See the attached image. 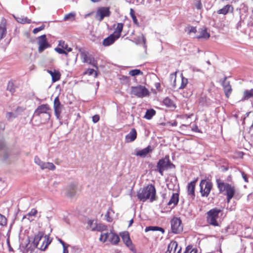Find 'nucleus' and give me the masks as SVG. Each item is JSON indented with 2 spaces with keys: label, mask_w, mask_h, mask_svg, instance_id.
<instances>
[{
  "label": "nucleus",
  "mask_w": 253,
  "mask_h": 253,
  "mask_svg": "<svg viewBox=\"0 0 253 253\" xmlns=\"http://www.w3.org/2000/svg\"><path fill=\"white\" fill-rule=\"evenodd\" d=\"M156 190L155 186L152 184H148L143 188L139 189L137 192V198L143 202L150 200L151 202L155 201Z\"/></svg>",
  "instance_id": "nucleus-1"
},
{
  "label": "nucleus",
  "mask_w": 253,
  "mask_h": 253,
  "mask_svg": "<svg viewBox=\"0 0 253 253\" xmlns=\"http://www.w3.org/2000/svg\"><path fill=\"white\" fill-rule=\"evenodd\" d=\"M215 182L219 193L225 192L227 202L229 203L236 193L235 187L230 184L224 182L219 178H216Z\"/></svg>",
  "instance_id": "nucleus-2"
},
{
  "label": "nucleus",
  "mask_w": 253,
  "mask_h": 253,
  "mask_svg": "<svg viewBox=\"0 0 253 253\" xmlns=\"http://www.w3.org/2000/svg\"><path fill=\"white\" fill-rule=\"evenodd\" d=\"M51 242V240L48 235H44L43 232H39L35 235L33 244L37 248L44 251Z\"/></svg>",
  "instance_id": "nucleus-3"
},
{
  "label": "nucleus",
  "mask_w": 253,
  "mask_h": 253,
  "mask_svg": "<svg viewBox=\"0 0 253 253\" xmlns=\"http://www.w3.org/2000/svg\"><path fill=\"white\" fill-rule=\"evenodd\" d=\"M222 212L221 209L215 208L208 211L206 214V220L207 223L213 226H219V224L217 221L219 217V214Z\"/></svg>",
  "instance_id": "nucleus-4"
},
{
  "label": "nucleus",
  "mask_w": 253,
  "mask_h": 253,
  "mask_svg": "<svg viewBox=\"0 0 253 253\" xmlns=\"http://www.w3.org/2000/svg\"><path fill=\"white\" fill-rule=\"evenodd\" d=\"M174 167L171 163L169 155H166L164 158L160 159L157 164V170L162 176L164 175L165 170L173 168Z\"/></svg>",
  "instance_id": "nucleus-5"
},
{
  "label": "nucleus",
  "mask_w": 253,
  "mask_h": 253,
  "mask_svg": "<svg viewBox=\"0 0 253 253\" xmlns=\"http://www.w3.org/2000/svg\"><path fill=\"white\" fill-rule=\"evenodd\" d=\"M171 79H174L173 87L178 89H183L186 87L188 81V79L184 77L182 74L179 77H176V72L170 74Z\"/></svg>",
  "instance_id": "nucleus-6"
},
{
  "label": "nucleus",
  "mask_w": 253,
  "mask_h": 253,
  "mask_svg": "<svg viewBox=\"0 0 253 253\" xmlns=\"http://www.w3.org/2000/svg\"><path fill=\"white\" fill-rule=\"evenodd\" d=\"M99 240L103 243L108 241L112 244L117 245L120 241V238L114 233L105 232L101 233Z\"/></svg>",
  "instance_id": "nucleus-7"
},
{
  "label": "nucleus",
  "mask_w": 253,
  "mask_h": 253,
  "mask_svg": "<svg viewBox=\"0 0 253 253\" xmlns=\"http://www.w3.org/2000/svg\"><path fill=\"white\" fill-rule=\"evenodd\" d=\"M51 109L48 104H43L38 106L35 110L34 115L35 116L40 117L42 114H45L47 120H49L51 115Z\"/></svg>",
  "instance_id": "nucleus-8"
},
{
  "label": "nucleus",
  "mask_w": 253,
  "mask_h": 253,
  "mask_svg": "<svg viewBox=\"0 0 253 253\" xmlns=\"http://www.w3.org/2000/svg\"><path fill=\"white\" fill-rule=\"evenodd\" d=\"M148 89L144 86L139 85L131 87V94L139 97L143 98L149 95Z\"/></svg>",
  "instance_id": "nucleus-9"
},
{
  "label": "nucleus",
  "mask_w": 253,
  "mask_h": 253,
  "mask_svg": "<svg viewBox=\"0 0 253 253\" xmlns=\"http://www.w3.org/2000/svg\"><path fill=\"white\" fill-rule=\"evenodd\" d=\"M81 57L83 63H86L92 65L93 67L97 68V62L92 57L88 52L85 51L83 48L79 49Z\"/></svg>",
  "instance_id": "nucleus-10"
},
{
  "label": "nucleus",
  "mask_w": 253,
  "mask_h": 253,
  "mask_svg": "<svg viewBox=\"0 0 253 253\" xmlns=\"http://www.w3.org/2000/svg\"><path fill=\"white\" fill-rule=\"evenodd\" d=\"M171 232L173 234H179L183 230V225L179 217H173L170 220Z\"/></svg>",
  "instance_id": "nucleus-11"
},
{
  "label": "nucleus",
  "mask_w": 253,
  "mask_h": 253,
  "mask_svg": "<svg viewBox=\"0 0 253 253\" xmlns=\"http://www.w3.org/2000/svg\"><path fill=\"white\" fill-rule=\"evenodd\" d=\"M200 187L202 196L207 197L212 188V183L210 181L203 179L200 182Z\"/></svg>",
  "instance_id": "nucleus-12"
},
{
  "label": "nucleus",
  "mask_w": 253,
  "mask_h": 253,
  "mask_svg": "<svg viewBox=\"0 0 253 253\" xmlns=\"http://www.w3.org/2000/svg\"><path fill=\"white\" fill-rule=\"evenodd\" d=\"M111 13L109 7H99L97 9L95 17L99 22H101L105 17H109Z\"/></svg>",
  "instance_id": "nucleus-13"
},
{
  "label": "nucleus",
  "mask_w": 253,
  "mask_h": 253,
  "mask_svg": "<svg viewBox=\"0 0 253 253\" xmlns=\"http://www.w3.org/2000/svg\"><path fill=\"white\" fill-rule=\"evenodd\" d=\"M63 105L61 104L58 96L55 98L53 102V109L54 114L56 118L58 120L60 119L61 114Z\"/></svg>",
  "instance_id": "nucleus-14"
},
{
  "label": "nucleus",
  "mask_w": 253,
  "mask_h": 253,
  "mask_svg": "<svg viewBox=\"0 0 253 253\" xmlns=\"http://www.w3.org/2000/svg\"><path fill=\"white\" fill-rule=\"evenodd\" d=\"M38 43L39 44L38 50L40 53L49 46L45 35H42L38 38Z\"/></svg>",
  "instance_id": "nucleus-15"
},
{
  "label": "nucleus",
  "mask_w": 253,
  "mask_h": 253,
  "mask_svg": "<svg viewBox=\"0 0 253 253\" xmlns=\"http://www.w3.org/2000/svg\"><path fill=\"white\" fill-rule=\"evenodd\" d=\"M181 248L178 246L176 241H172L169 244L166 253H180Z\"/></svg>",
  "instance_id": "nucleus-16"
},
{
  "label": "nucleus",
  "mask_w": 253,
  "mask_h": 253,
  "mask_svg": "<svg viewBox=\"0 0 253 253\" xmlns=\"http://www.w3.org/2000/svg\"><path fill=\"white\" fill-rule=\"evenodd\" d=\"M124 26V24L122 23H118L114 24L113 27L114 29V31L112 34L114 35L116 38L119 39L121 36V33L123 30Z\"/></svg>",
  "instance_id": "nucleus-17"
},
{
  "label": "nucleus",
  "mask_w": 253,
  "mask_h": 253,
  "mask_svg": "<svg viewBox=\"0 0 253 253\" xmlns=\"http://www.w3.org/2000/svg\"><path fill=\"white\" fill-rule=\"evenodd\" d=\"M120 236L126 245L131 250L133 248V245L130 239L129 233L127 232H124L121 233Z\"/></svg>",
  "instance_id": "nucleus-18"
},
{
  "label": "nucleus",
  "mask_w": 253,
  "mask_h": 253,
  "mask_svg": "<svg viewBox=\"0 0 253 253\" xmlns=\"http://www.w3.org/2000/svg\"><path fill=\"white\" fill-rule=\"evenodd\" d=\"M118 39V38L113 35L110 34L108 37L105 38L102 41V44L104 46H108L113 44Z\"/></svg>",
  "instance_id": "nucleus-19"
},
{
  "label": "nucleus",
  "mask_w": 253,
  "mask_h": 253,
  "mask_svg": "<svg viewBox=\"0 0 253 253\" xmlns=\"http://www.w3.org/2000/svg\"><path fill=\"white\" fill-rule=\"evenodd\" d=\"M137 137V132L134 128H132L129 133L125 136V140L126 143L134 141Z\"/></svg>",
  "instance_id": "nucleus-20"
},
{
  "label": "nucleus",
  "mask_w": 253,
  "mask_h": 253,
  "mask_svg": "<svg viewBox=\"0 0 253 253\" xmlns=\"http://www.w3.org/2000/svg\"><path fill=\"white\" fill-rule=\"evenodd\" d=\"M226 77L224 78V81L222 84L223 90L226 97L228 98L232 92V87L229 82H226Z\"/></svg>",
  "instance_id": "nucleus-21"
},
{
  "label": "nucleus",
  "mask_w": 253,
  "mask_h": 253,
  "mask_svg": "<svg viewBox=\"0 0 253 253\" xmlns=\"http://www.w3.org/2000/svg\"><path fill=\"white\" fill-rule=\"evenodd\" d=\"M163 103L167 107L172 110H174L176 108V105L174 101L169 97H166L163 99Z\"/></svg>",
  "instance_id": "nucleus-22"
},
{
  "label": "nucleus",
  "mask_w": 253,
  "mask_h": 253,
  "mask_svg": "<svg viewBox=\"0 0 253 253\" xmlns=\"http://www.w3.org/2000/svg\"><path fill=\"white\" fill-rule=\"evenodd\" d=\"M152 151L151 146L149 145L147 147L137 151L136 155L142 158L145 157L149 153Z\"/></svg>",
  "instance_id": "nucleus-23"
},
{
  "label": "nucleus",
  "mask_w": 253,
  "mask_h": 253,
  "mask_svg": "<svg viewBox=\"0 0 253 253\" xmlns=\"http://www.w3.org/2000/svg\"><path fill=\"white\" fill-rule=\"evenodd\" d=\"M234 8L232 5L227 4L223 8L217 10V13L219 14H227L229 11L233 12Z\"/></svg>",
  "instance_id": "nucleus-24"
},
{
  "label": "nucleus",
  "mask_w": 253,
  "mask_h": 253,
  "mask_svg": "<svg viewBox=\"0 0 253 253\" xmlns=\"http://www.w3.org/2000/svg\"><path fill=\"white\" fill-rule=\"evenodd\" d=\"M47 72L51 75L52 81L53 83L59 81L61 77V74L59 71L54 70L53 71L47 70Z\"/></svg>",
  "instance_id": "nucleus-25"
},
{
  "label": "nucleus",
  "mask_w": 253,
  "mask_h": 253,
  "mask_svg": "<svg viewBox=\"0 0 253 253\" xmlns=\"http://www.w3.org/2000/svg\"><path fill=\"white\" fill-rule=\"evenodd\" d=\"M6 33V22L5 20H2L0 23V41L5 36Z\"/></svg>",
  "instance_id": "nucleus-26"
},
{
  "label": "nucleus",
  "mask_w": 253,
  "mask_h": 253,
  "mask_svg": "<svg viewBox=\"0 0 253 253\" xmlns=\"http://www.w3.org/2000/svg\"><path fill=\"white\" fill-rule=\"evenodd\" d=\"M197 181V179H195L192 181H191L190 183H189L187 187V190H188V193L189 195H191L192 196H195V185Z\"/></svg>",
  "instance_id": "nucleus-27"
},
{
  "label": "nucleus",
  "mask_w": 253,
  "mask_h": 253,
  "mask_svg": "<svg viewBox=\"0 0 253 253\" xmlns=\"http://www.w3.org/2000/svg\"><path fill=\"white\" fill-rule=\"evenodd\" d=\"M210 37V34L207 32L206 29H201L199 30V35L196 37L197 39H208Z\"/></svg>",
  "instance_id": "nucleus-28"
},
{
  "label": "nucleus",
  "mask_w": 253,
  "mask_h": 253,
  "mask_svg": "<svg viewBox=\"0 0 253 253\" xmlns=\"http://www.w3.org/2000/svg\"><path fill=\"white\" fill-rule=\"evenodd\" d=\"M92 230L97 231L102 233L104 231L107 230V227L104 224L99 223L97 224L95 227H92Z\"/></svg>",
  "instance_id": "nucleus-29"
},
{
  "label": "nucleus",
  "mask_w": 253,
  "mask_h": 253,
  "mask_svg": "<svg viewBox=\"0 0 253 253\" xmlns=\"http://www.w3.org/2000/svg\"><path fill=\"white\" fill-rule=\"evenodd\" d=\"M179 201V195L178 193H173L170 200L168 203V205H173L175 206L177 204Z\"/></svg>",
  "instance_id": "nucleus-30"
},
{
  "label": "nucleus",
  "mask_w": 253,
  "mask_h": 253,
  "mask_svg": "<svg viewBox=\"0 0 253 253\" xmlns=\"http://www.w3.org/2000/svg\"><path fill=\"white\" fill-rule=\"evenodd\" d=\"M76 193V186L74 184H72L68 187L66 195L68 197H72L75 196Z\"/></svg>",
  "instance_id": "nucleus-31"
},
{
  "label": "nucleus",
  "mask_w": 253,
  "mask_h": 253,
  "mask_svg": "<svg viewBox=\"0 0 253 253\" xmlns=\"http://www.w3.org/2000/svg\"><path fill=\"white\" fill-rule=\"evenodd\" d=\"M253 97V88L250 90H246L243 92V99L248 100Z\"/></svg>",
  "instance_id": "nucleus-32"
},
{
  "label": "nucleus",
  "mask_w": 253,
  "mask_h": 253,
  "mask_svg": "<svg viewBox=\"0 0 253 253\" xmlns=\"http://www.w3.org/2000/svg\"><path fill=\"white\" fill-rule=\"evenodd\" d=\"M43 164H44V165H43L42 166V169H48L49 170H54L56 168L54 165L52 163L43 162Z\"/></svg>",
  "instance_id": "nucleus-33"
},
{
  "label": "nucleus",
  "mask_w": 253,
  "mask_h": 253,
  "mask_svg": "<svg viewBox=\"0 0 253 253\" xmlns=\"http://www.w3.org/2000/svg\"><path fill=\"white\" fill-rule=\"evenodd\" d=\"M156 114V111L154 109L147 110L146 112L144 118L147 120H150Z\"/></svg>",
  "instance_id": "nucleus-34"
},
{
  "label": "nucleus",
  "mask_w": 253,
  "mask_h": 253,
  "mask_svg": "<svg viewBox=\"0 0 253 253\" xmlns=\"http://www.w3.org/2000/svg\"><path fill=\"white\" fill-rule=\"evenodd\" d=\"M58 46L66 50L67 52H70L72 49L68 47V44L65 43V41L60 40L59 41Z\"/></svg>",
  "instance_id": "nucleus-35"
},
{
  "label": "nucleus",
  "mask_w": 253,
  "mask_h": 253,
  "mask_svg": "<svg viewBox=\"0 0 253 253\" xmlns=\"http://www.w3.org/2000/svg\"><path fill=\"white\" fill-rule=\"evenodd\" d=\"M76 13L75 12H71L66 14L64 17V20L65 21H74L75 19Z\"/></svg>",
  "instance_id": "nucleus-36"
},
{
  "label": "nucleus",
  "mask_w": 253,
  "mask_h": 253,
  "mask_svg": "<svg viewBox=\"0 0 253 253\" xmlns=\"http://www.w3.org/2000/svg\"><path fill=\"white\" fill-rule=\"evenodd\" d=\"M130 15L132 19L133 23L135 25L138 26L139 23L136 16H135V11L132 8L130 9Z\"/></svg>",
  "instance_id": "nucleus-37"
},
{
  "label": "nucleus",
  "mask_w": 253,
  "mask_h": 253,
  "mask_svg": "<svg viewBox=\"0 0 253 253\" xmlns=\"http://www.w3.org/2000/svg\"><path fill=\"white\" fill-rule=\"evenodd\" d=\"M128 74L131 76H135L138 75H142L143 72L139 69H133L130 70Z\"/></svg>",
  "instance_id": "nucleus-38"
},
{
  "label": "nucleus",
  "mask_w": 253,
  "mask_h": 253,
  "mask_svg": "<svg viewBox=\"0 0 253 253\" xmlns=\"http://www.w3.org/2000/svg\"><path fill=\"white\" fill-rule=\"evenodd\" d=\"M17 21L21 24L30 23L31 20L27 17H17Z\"/></svg>",
  "instance_id": "nucleus-39"
},
{
  "label": "nucleus",
  "mask_w": 253,
  "mask_h": 253,
  "mask_svg": "<svg viewBox=\"0 0 253 253\" xmlns=\"http://www.w3.org/2000/svg\"><path fill=\"white\" fill-rule=\"evenodd\" d=\"M185 31L187 32L188 34H190L191 33H196L197 32V29L195 27H193L191 26H188L185 29Z\"/></svg>",
  "instance_id": "nucleus-40"
},
{
  "label": "nucleus",
  "mask_w": 253,
  "mask_h": 253,
  "mask_svg": "<svg viewBox=\"0 0 253 253\" xmlns=\"http://www.w3.org/2000/svg\"><path fill=\"white\" fill-rule=\"evenodd\" d=\"M184 253H198V250L196 248H193L191 246H188Z\"/></svg>",
  "instance_id": "nucleus-41"
},
{
  "label": "nucleus",
  "mask_w": 253,
  "mask_h": 253,
  "mask_svg": "<svg viewBox=\"0 0 253 253\" xmlns=\"http://www.w3.org/2000/svg\"><path fill=\"white\" fill-rule=\"evenodd\" d=\"M93 74H94L95 77H97V73L93 69L89 68L84 73V74L88 75L89 76L92 75Z\"/></svg>",
  "instance_id": "nucleus-42"
},
{
  "label": "nucleus",
  "mask_w": 253,
  "mask_h": 253,
  "mask_svg": "<svg viewBox=\"0 0 253 253\" xmlns=\"http://www.w3.org/2000/svg\"><path fill=\"white\" fill-rule=\"evenodd\" d=\"M7 90L10 91L11 93H13L15 91V87L14 84V83L12 82H9L8 84Z\"/></svg>",
  "instance_id": "nucleus-43"
},
{
  "label": "nucleus",
  "mask_w": 253,
  "mask_h": 253,
  "mask_svg": "<svg viewBox=\"0 0 253 253\" xmlns=\"http://www.w3.org/2000/svg\"><path fill=\"white\" fill-rule=\"evenodd\" d=\"M6 118L7 120L10 121L12 118H15L17 117L16 113L13 112H7L5 115Z\"/></svg>",
  "instance_id": "nucleus-44"
},
{
  "label": "nucleus",
  "mask_w": 253,
  "mask_h": 253,
  "mask_svg": "<svg viewBox=\"0 0 253 253\" xmlns=\"http://www.w3.org/2000/svg\"><path fill=\"white\" fill-rule=\"evenodd\" d=\"M34 161H35V163L36 164H37L38 165H39L40 168L42 169V167L43 165H44L43 164V162H42V161H41L40 160V159L38 157V156H36L34 158Z\"/></svg>",
  "instance_id": "nucleus-45"
},
{
  "label": "nucleus",
  "mask_w": 253,
  "mask_h": 253,
  "mask_svg": "<svg viewBox=\"0 0 253 253\" xmlns=\"http://www.w3.org/2000/svg\"><path fill=\"white\" fill-rule=\"evenodd\" d=\"M7 223V219L5 217L0 213V225H5Z\"/></svg>",
  "instance_id": "nucleus-46"
},
{
  "label": "nucleus",
  "mask_w": 253,
  "mask_h": 253,
  "mask_svg": "<svg viewBox=\"0 0 253 253\" xmlns=\"http://www.w3.org/2000/svg\"><path fill=\"white\" fill-rule=\"evenodd\" d=\"M38 213L36 209H32L26 215V216H35Z\"/></svg>",
  "instance_id": "nucleus-47"
},
{
  "label": "nucleus",
  "mask_w": 253,
  "mask_h": 253,
  "mask_svg": "<svg viewBox=\"0 0 253 253\" xmlns=\"http://www.w3.org/2000/svg\"><path fill=\"white\" fill-rule=\"evenodd\" d=\"M44 28H45V25L44 24H42L40 27L35 28L33 31V33L34 34H36L38 33V32H39L40 31H41L44 30Z\"/></svg>",
  "instance_id": "nucleus-48"
},
{
  "label": "nucleus",
  "mask_w": 253,
  "mask_h": 253,
  "mask_svg": "<svg viewBox=\"0 0 253 253\" xmlns=\"http://www.w3.org/2000/svg\"><path fill=\"white\" fill-rule=\"evenodd\" d=\"M244 153L241 151H237L234 153V157L235 158H243Z\"/></svg>",
  "instance_id": "nucleus-49"
},
{
  "label": "nucleus",
  "mask_w": 253,
  "mask_h": 253,
  "mask_svg": "<svg viewBox=\"0 0 253 253\" xmlns=\"http://www.w3.org/2000/svg\"><path fill=\"white\" fill-rule=\"evenodd\" d=\"M55 51L59 54H63L67 55V52L66 50L61 47H56L55 48Z\"/></svg>",
  "instance_id": "nucleus-50"
},
{
  "label": "nucleus",
  "mask_w": 253,
  "mask_h": 253,
  "mask_svg": "<svg viewBox=\"0 0 253 253\" xmlns=\"http://www.w3.org/2000/svg\"><path fill=\"white\" fill-rule=\"evenodd\" d=\"M25 109H26V108L25 107H21V106H18L15 110V113L16 114L17 116H18L21 113L23 112Z\"/></svg>",
  "instance_id": "nucleus-51"
},
{
  "label": "nucleus",
  "mask_w": 253,
  "mask_h": 253,
  "mask_svg": "<svg viewBox=\"0 0 253 253\" xmlns=\"http://www.w3.org/2000/svg\"><path fill=\"white\" fill-rule=\"evenodd\" d=\"M195 6L197 9L200 10L202 8V4L200 0H198L195 2Z\"/></svg>",
  "instance_id": "nucleus-52"
},
{
  "label": "nucleus",
  "mask_w": 253,
  "mask_h": 253,
  "mask_svg": "<svg viewBox=\"0 0 253 253\" xmlns=\"http://www.w3.org/2000/svg\"><path fill=\"white\" fill-rule=\"evenodd\" d=\"M149 228H151L152 230H159L161 231L162 233H164L165 232L164 229L161 227L150 226Z\"/></svg>",
  "instance_id": "nucleus-53"
},
{
  "label": "nucleus",
  "mask_w": 253,
  "mask_h": 253,
  "mask_svg": "<svg viewBox=\"0 0 253 253\" xmlns=\"http://www.w3.org/2000/svg\"><path fill=\"white\" fill-rule=\"evenodd\" d=\"M100 120V117L98 115H95L92 117V122L94 123H97Z\"/></svg>",
  "instance_id": "nucleus-54"
},
{
  "label": "nucleus",
  "mask_w": 253,
  "mask_h": 253,
  "mask_svg": "<svg viewBox=\"0 0 253 253\" xmlns=\"http://www.w3.org/2000/svg\"><path fill=\"white\" fill-rule=\"evenodd\" d=\"M58 241L62 244L63 248H64V251H67V248H68V246L67 245H66V244L65 243V242L63 241H62L61 239H59Z\"/></svg>",
  "instance_id": "nucleus-55"
},
{
  "label": "nucleus",
  "mask_w": 253,
  "mask_h": 253,
  "mask_svg": "<svg viewBox=\"0 0 253 253\" xmlns=\"http://www.w3.org/2000/svg\"><path fill=\"white\" fill-rule=\"evenodd\" d=\"M5 127V125L2 122H0V134L4 130Z\"/></svg>",
  "instance_id": "nucleus-56"
},
{
  "label": "nucleus",
  "mask_w": 253,
  "mask_h": 253,
  "mask_svg": "<svg viewBox=\"0 0 253 253\" xmlns=\"http://www.w3.org/2000/svg\"><path fill=\"white\" fill-rule=\"evenodd\" d=\"M105 216L106 217V220L108 222H111L112 221V219L109 216V212L108 211L106 214H105Z\"/></svg>",
  "instance_id": "nucleus-57"
},
{
  "label": "nucleus",
  "mask_w": 253,
  "mask_h": 253,
  "mask_svg": "<svg viewBox=\"0 0 253 253\" xmlns=\"http://www.w3.org/2000/svg\"><path fill=\"white\" fill-rule=\"evenodd\" d=\"M93 13H94V12H93V11H91V12H89V13H87V14H85V15H84V17L85 18H87L88 17H89V16H90V15H91L92 14H93Z\"/></svg>",
  "instance_id": "nucleus-58"
},
{
  "label": "nucleus",
  "mask_w": 253,
  "mask_h": 253,
  "mask_svg": "<svg viewBox=\"0 0 253 253\" xmlns=\"http://www.w3.org/2000/svg\"><path fill=\"white\" fill-rule=\"evenodd\" d=\"M243 178L244 179L245 181L246 182H248V180H247V175L246 174H244V173L243 174Z\"/></svg>",
  "instance_id": "nucleus-59"
},
{
  "label": "nucleus",
  "mask_w": 253,
  "mask_h": 253,
  "mask_svg": "<svg viewBox=\"0 0 253 253\" xmlns=\"http://www.w3.org/2000/svg\"><path fill=\"white\" fill-rule=\"evenodd\" d=\"M177 122L176 121H174L172 124V126H177Z\"/></svg>",
  "instance_id": "nucleus-60"
},
{
  "label": "nucleus",
  "mask_w": 253,
  "mask_h": 253,
  "mask_svg": "<svg viewBox=\"0 0 253 253\" xmlns=\"http://www.w3.org/2000/svg\"><path fill=\"white\" fill-rule=\"evenodd\" d=\"M133 219H131L130 221H129V226H131V224L133 223Z\"/></svg>",
  "instance_id": "nucleus-61"
},
{
  "label": "nucleus",
  "mask_w": 253,
  "mask_h": 253,
  "mask_svg": "<svg viewBox=\"0 0 253 253\" xmlns=\"http://www.w3.org/2000/svg\"><path fill=\"white\" fill-rule=\"evenodd\" d=\"M93 2H98L100 1V0H90Z\"/></svg>",
  "instance_id": "nucleus-62"
},
{
  "label": "nucleus",
  "mask_w": 253,
  "mask_h": 253,
  "mask_svg": "<svg viewBox=\"0 0 253 253\" xmlns=\"http://www.w3.org/2000/svg\"><path fill=\"white\" fill-rule=\"evenodd\" d=\"M68 253V251H64V248H63V253Z\"/></svg>",
  "instance_id": "nucleus-63"
}]
</instances>
